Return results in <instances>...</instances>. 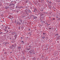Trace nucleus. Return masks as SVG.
Listing matches in <instances>:
<instances>
[{"mask_svg": "<svg viewBox=\"0 0 60 60\" xmlns=\"http://www.w3.org/2000/svg\"><path fill=\"white\" fill-rule=\"evenodd\" d=\"M12 34L13 35H14L15 34V33L14 32H12Z\"/></svg>", "mask_w": 60, "mask_h": 60, "instance_id": "f257e3e1", "label": "nucleus"}, {"mask_svg": "<svg viewBox=\"0 0 60 60\" xmlns=\"http://www.w3.org/2000/svg\"><path fill=\"white\" fill-rule=\"evenodd\" d=\"M8 44V42H5V45H6L7 44Z\"/></svg>", "mask_w": 60, "mask_h": 60, "instance_id": "f03ea898", "label": "nucleus"}, {"mask_svg": "<svg viewBox=\"0 0 60 60\" xmlns=\"http://www.w3.org/2000/svg\"><path fill=\"white\" fill-rule=\"evenodd\" d=\"M40 15L41 16H42L43 15V14H42V13H41L40 14Z\"/></svg>", "mask_w": 60, "mask_h": 60, "instance_id": "7ed1b4c3", "label": "nucleus"}, {"mask_svg": "<svg viewBox=\"0 0 60 60\" xmlns=\"http://www.w3.org/2000/svg\"><path fill=\"white\" fill-rule=\"evenodd\" d=\"M21 42H22V44H24V41H21Z\"/></svg>", "mask_w": 60, "mask_h": 60, "instance_id": "20e7f679", "label": "nucleus"}, {"mask_svg": "<svg viewBox=\"0 0 60 60\" xmlns=\"http://www.w3.org/2000/svg\"><path fill=\"white\" fill-rule=\"evenodd\" d=\"M7 28H8V26H5V28L6 29H7Z\"/></svg>", "mask_w": 60, "mask_h": 60, "instance_id": "39448f33", "label": "nucleus"}, {"mask_svg": "<svg viewBox=\"0 0 60 60\" xmlns=\"http://www.w3.org/2000/svg\"><path fill=\"white\" fill-rule=\"evenodd\" d=\"M19 20L20 21H21V22H22V20H21V19H20Z\"/></svg>", "mask_w": 60, "mask_h": 60, "instance_id": "423d86ee", "label": "nucleus"}, {"mask_svg": "<svg viewBox=\"0 0 60 60\" xmlns=\"http://www.w3.org/2000/svg\"><path fill=\"white\" fill-rule=\"evenodd\" d=\"M30 49L29 48H27V50H30Z\"/></svg>", "mask_w": 60, "mask_h": 60, "instance_id": "0eeeda50", "label": "nucleus"}, {"mask_svg": "<svg viewBox=\"0 0 60 60\" xmlns=\"http://www.w3.org/2000/svg\"><path fill=\"white\" fill-rule=\"evenodd\" d=\"M9 6H11V4H10L9 5Z\"/></svg>", "mask_w": 60, "mask_h": 60, "instance_id": "6e6552de", "label": "nucleus"}, {"mask_svg": "<svg viewBox=\"0 0 60 60\" xmlns=\"http://www.w3.org/2000/svg\"><path fill=\"white\" fill-rule=\"evenodd\" d=\"M59 35V34H56V35Z\"/></svg>", "mask_w": 60, "mask_h": 60, "instance_id": "1a4fd4ad", "label": "nucleus"}, {"mask_svg": "<svg viewBox=\"0 0 60 60\" xmlns=\"http://www.w3.org/2000/svg\"><path fill=\"white\" fill-rule=\"evenodd\" d=\"M37 17H35L34 18V19H37Z\"/></svg>", "mask_w": 60, "mask_h": 60, "instance_id": "9d476101", "label": "nucleus"}, {"mask_svg": "<svg viewBox=\"0 0 60 60\" xmlns=\"http://www.w3.org/2000/svg\"><path fill=\"white\" fill-rule=\"evenodd\" d=\"M53 19L54 20H55V18H53Z\"/></svg>", "mask_w": 60, "mask_h": 60, "instance_id": "9b49d317", "label": "nucleus"}, {"mask_svg": "<svg viewBox=\"0 0 60 60\" xmlns=\"http://www.w3.org/2000/svg\"><path fill=\"white\" fill-rule=\"evenodd\" d=\"M31 34V32H29L28 33V34Z\"/></svg>", "mask_w": 60, "mask_h": 60, "instance_id": "f8f14e48", "label": "nucleus"}, {"mask_svg": "<svg viewBox=\"0 0 60 60\" xmlns=\"http://www.w3.org/2000/svg\"><path fill=\"white\" fill-rule=\"evenodd\" d=\"M8 29H10L11 28L10 27H8Z\"/></svg>", "mask_w": 60, "mask_h": 60, "instance_id": "ddd939ff", "label": "nucleus"}, {"mask_svg": "<svg viewBox=\"0 0 60 60\" xmlns=\"http://www.w3.org/2000/svg\"><path fill=\"white\" fill-rule=\"evenodd\" d=\"M15 4H14L13 5V6L14 7V6H15Z\"/></svg>", "mask_w": 60, "mask_h": 60, "instance_id": "4468645a", "label": "nucleus"}, {"mask_svg": "<svg viewBox=\"0 0 60 60\" xmlns=\"http://www.w3.org/2000/svg\"><path fill=\"white\" fill-rule=\"evenodd\" d=\"M43 23H45V22L44 21H43Z\"/></svg>", "mask_w": 60, "mask_h": 60, "instance_id": "2eb2a0df", "label": "nucleus"}, {"mask_svg": "<svg viewBox=\"0 0 60 60\" xmlns=\"http://www.w3.org/2000/svg\"><path fill=\"white\" fill-rule=\"evenodd\" d=\"M43 34H46V33H43Z\"/></svg>", "mask_w": 60, "mask_h": 60, "instance_id": "dca6fc26", "label": "nucleus"}, {"mask_svg": "<svg viewBox=\"0 0 60 60\" xmlns=\"http://www.w3.org/2000/svg\"><path fill=\"white\" fill-rule=\"evenodd\" d=\"M34 10H35V11H36V8H35L34 9Z\"/></svg>", "mask_w": 60, "mask_h": 60, "instance_id": "f3484780", "label": "nucleus"}, {"mask_svg": "<svg viewBox=\"0 0 60 60\" xmlns=\"http://www.w3.org/2000/svg\"><path fill=\"white\" fill-rule=\"evenodd\" d=\"M42 39H44V38H45V37H42Z\"/></svg>", "mask_w": 60, "mask_h": 60, "instance_id": "a211bd4d", "label": "nucleus"}, {"mask_svg": "<svg viewBox=\"0 0 60 60\" xmlns=\"http://www.w3.org/2000/svg\"><path fill=\"white\" fill-rule=\"evenodd\" d=\"M29 13H30V12H31V11H29Z\"/></svg>", "mask_w": 60, "mask_h": 60, "instance_id": "6ab92c4d", "label": "nucleus"}, {"mask_svg": "<svg viewBox=\"0 0 60 60\" xmlns=\"http://www.w3.org/2000/svg\"><path fill=\"white\" fill-rule=\"evenodd\" d=\"M11 5H13L14 4L13 3H12L11 4Z\"/></svg>", "mask_w": 60, "mask_h": 60, "instance_id": "aec40b11", "label": "nucleus"}, {"mask_svg": "<svg viewBox=\"0 0 60 60\" xmlns=\"http://www.w3.org/2000/svg\"><path fill=\"white\" fill-rule=\"evenodd\" d=\"M29 31H30V29H29Z\"/></svg>", "mask_w": 60, "mask_h": 60, "instance_id": "412c9836", "label": "nucleus"}, {"mask_svg": "<svg viewBox=\"0 0 60 60\" xmlns=\"http://www.w3.org/2000/svg\"><path fill=\"white\" fill-rule=\"evenodd\" d=\"M35 11H35V10L34 11V12H35Z\"/></svg>", "mask_w": 60, "mask_h": 60, "instance_id": "4be33fe9", "label": "nucleus"}, {"mask_svg": "<svg viewBox=\"0 0 60 60\" xmlns=\"http://www.w3.org/2000/svg\"><path fill=\"white\" fill-rule=\"evenodd\" d=\"M21 39H23V38L22 37H21Z\"/></svg>", "mask_w": 60, "mask_h": 60, "instance_id": "5701e85b", "label": "nucleus"}, {"mask_svg": "<svg viewBox=\"0 0 60 60\" xmlns=\"http://www.w3.org/2000/svg\"><path fill=\"white\" fill-rule=\"evenodd\" d=\"M19 24H20V25L21 24V23H20Z\"/></svg>", "mask_w": 60, "mask_h": 60, "instance_id": "b1692460", "label": "nucleus"}, {"mask_svg": "<svg viewBox=\"0 0 60 60\" xmlns=\"http://www.w3.org/2000/svg\"><path fill=\"white\" fill-rule=\"evenodd\" d=\"M12 47H14V45H12Z\"/></svg>", "mask_w": 60, "mask_h": 60, "instance_id": "393cba45", "label": "nucleus"}, {"mask_svg": "<svg viewBox=\"0 0 60 60\" xmlns=\"http://www.w3.org/2000/svg\"><path fill=\"white\" fill-rule=\"evenodd\" d=\"M47 25H49V24H48V23H47Z\"/></svg>", "mask_w": 60, "mask_h": 60, "instance_id": "a878e982", "label": "nucleus"}, {"mask_svg": "<svg viewBox=\"0 0 60 60\" xmlns=\"http://www.w3.org/2000/svg\"><path fill=\"white\" fill-rule=\"evenodd\" d=\"M5 31H6V30H5Z\"/></svg>", "mask_w": 60, "mask_h": 60, "instance_id": "bb28decb", "label": "nucleus"}, {"mask_svg": "<svg viewBox=\"0 0 60 60\" xmlns=\"http://www.w3.org/2000/svg\"><path fill=\"white\" fill-rule=\"evenodd\" d=\"M30 36L31 35V34H30Z\"/></svg>", "mask_w": 60, "mask_h": 60, "instance_id": "cd10ccee", "label": "nucleus"}, {"mask_svg": "<svg viewBox=\"0 0 60 60\" xmlns=\"http://www.w3.org/2000/svg\"><path fill=\"white\" fill-rule=\"evenodd\" d=\"M56 18H58L57 17H56Z\"/></svg>", "mask_w": 60, "mask_h": 60, "instance_id": "c85d7f7f", "label": "nucleus"}, {"mask_svg": "<svg viewBox=\"0 0 60 60\" xmlns=\"http://www.w3.org/2000/svg\"><path fill=\"white\" fill-rule=\"evenodd\" d=\"M12 18H13V17H12Z\"/></svg>", "mask_w": 60, "mask_h": 60, "instance_id": "c756f323", "label": "nucleus"}, {"mask_svg": "<svg viewBox=\"0 0 60 60\" xmlns=\"http://www.w3.org/2000/svg\"><path fill=\"white\" fill-rule=\"evenodd\" d=\"M27 38H28V37H27Z\"/></svg>", "mask_w": 60, "mask_h": 60, "instance_id": "7c9ffc66", "label": "nucleus"}, {"mask_svg": "<svg viewBox=\"0 0 60 60\" xmlns=\"http://www.w3.org/2000/svg\"><path fill=\"white\" fill-rule=\"evenodd\" d=\"M12 1H11V3H12Z\"/></svg>", "mask_w": 60, "mask_h": 60, "instance_id": "2f4dec72", "label": "nucleus"}, {"mask_svg": "<svg viewBox=\"0 0 60 60\" xmlns=\"http://www.w3.org/2000/svg\"><path fill=\"white\" fill-rule=\"evenodd\" d=\"M0 33V34H1L2 33Z\"/></svg>", "mask_w": 60, "mask_h": 60, "instance_id": "473e14b6", "label": "nucleus"}, {"mask_svg": "<svg viewBox=\"0 0 60 60\" xmlns=\"http://www.w3.org/2000/svg\"><path fill=\"white\" fill-rule=\"evenodd\" d=\"M0 45H1V44H0Z\"/></svg>", "mask_w": 60, "mask_h": 60, "instance_id": "72a5a7b5", "label": "nucleus"}, {"mask_svg": "<svg viewBox=\"0 0 60 60\" xmlns=\"http://www.w3.org/2000/svg\"><path fill=\"white\" fill-rule=\"evenodd\" d=\"M59 19H60V18H59Z\"/></svg>", "mask_w": 60, "mask_h": 60, "instance_id": "f704fd0d", "label": "nucleus"}, {"mask_svg": "<svg viewBox=\"0 0 60 60\" xmlns=\"http://www.w3.org/2000/svg\"><path fill=\"white\" fill-rule=\"evenodd\" d=\"M1 22H2V21Z\"/></svg>", "mask_w": 60, "mask_h": 60, "instance_id": "c9c22d12", "label": "nucleus"}, {"mask_svg": "<svg viewBox=\"0 0 60 60\" xmlns=\"http://www.w3.org/2000/svg\"><path fill=\"white\" fill-rule=\"evenodd\" d=\"M1 22H2V21Z\"/></svg>", "mask_w": 60, "mask_h": 60, "instance_id": "e433bc0d", "label": "nucleus"}, {"mask_svg": "<svg viewBox=\"0 0 60 60\" xmlns=\"http://www.w3.org/2000/svg\"><path fill=\"white\" fill-rule=\"evenodd\" d=\"M36 11H37V10H36Z\"/></svg>", "mask_w": 60, "mask_h": 60, "instance_id": "4c0bfd02", "label": "nucleus"}]
</instances>
